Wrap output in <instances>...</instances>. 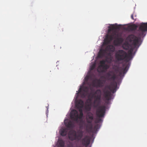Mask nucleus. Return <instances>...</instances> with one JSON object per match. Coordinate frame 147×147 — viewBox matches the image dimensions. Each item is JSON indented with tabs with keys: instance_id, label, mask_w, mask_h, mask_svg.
I'll return each mask as SVG.
<instances>
[{
	"instance_id": "obj_1",
	"label": "nucleus",
	"mask_w": 147,
	"mask_h": 147,
	"mask_svg": "<svg viewBox=\"0 0 147 147\" xmlns=\"http://www.w3.org/2000/svg\"><path fill=\"white\" fill-rule=\"evenodd\" d=\"M131 27L133 30H135L137 28H138V37L134 35L130 34L129 35L127 39L134 48H138L140 45L139 44L140 38L144 36V32L147 31V22L141 23L137 25L134 24L131 26Z\"/></svg>"
},
{
	"instance_id": "obj_2",
	"label": "nucleus",
	"mask_w": 147,
	"mask_h": 147,
	"mask_svg": "<svg viewBox=\"0 0 147 147\" xmlns=\"http://www.w3.org/2000/svg\"><path fill=\"white\" fill-rule=\"evenodd\" d=\"M115 49V47L113 45H109L105 49H101L98 53V56L99 58L105 57V60H102L100 61V65L98 67V71L99 72H105L109 68L108 65L105 64L108 62V57L111 56V53L113 52Z\"/></svg>"
},
{
	"instance_id": "obj_3",
	"label": "nucleus",
	"mask_w": 147,
	"mask_h": 147,
	"mask_svg": "<svg viewBox=\"0 0 147 147\" xmlns=\"http://www.w3.org/2000/svg\"><path fill=\"white\" fill-rule=\"evenodd\" d=\"M83 135V132L82 130H79L76 131L75 130L70 131L68 134L69 138L71 141L75 140H81L82 143L84 146H88L90 144L91 139L88 136H85L82 139Z\"/></svg>"
},
{
	"instance_id": "obj_4",
	"label": "nucleus",
	"mask_w": 147,
	"mask_h": 147,
	"mask_svg": "<svg viewBox=\"0 0 147 147\" xmlns=\"http://www.w3.org/2000/svg\"><path fill=\"white\" fill-rule=\"evenodd\" d=\"M115 57L116 60L118 61H121L124 60L126 63L123 66V68L121 70L119 71V69L117 68L116 71L119 72V75H122V73H125L128 70L129 66V63H127L129 61V59L128 56V54L127 53L123 50H119L117 51L115 53Z\"/></svg>"
},
{
	"instance_id": "obj_5",
	"label": "nucleus",
	"mask_w": 147,
	"mask_h": 147,
	"mask_svg": "<svg viewBox=\"0 0 147 147\" xmlns=\"http://www.w3.org/2000/svg\"><path fill=\"white\" fill-rule=\"evenodd\" d=\"M113 39H115L113 41V44L115 46L120 45L123 41V38L121 37V34L113 32L110 34L107 35L104 44L107 45Z\"/></svg>"
},
{
	"instance_id": "obj_6",
	"label": "nucleus",
	"mask_w": 147,
	"mask_h": 147,
	"mask_svg": "<svg viewBox=\"0 0 147 147\" xmlns=\"http://www.w3.org/2000/svg\"><path fill=\"white\" fill-rule=\"evenodd\" d=\"M106 111V107L105 106H99L97 109L96 112V115L98 118L95 121L96 123H99L102 121L101 117L104 116Z\"/></svg>"
},
{
	"instance_id": "obj_7",
	"label": "nucleus",
	"mask_w": 147,
	"mask_h": 147,
	"mask_svg": "<svg viewBox=\"0 0 147 147\" xmlns=\"http://www.w3.org/2000/svg\"><path fill=\"white\" fill-rule=\"evenodd\" d=\"M101 94V91L99 89H98L93 94V96L94 99L93 103L94 107H97L100 104V102Z\"/></svg>"
},
{
	"instance_id": "obj_8",
	"label": "nucleus",
	"mask_w": 147,
	"mask_h": 147,
	"mask_svg": "<svg viewBox=\"0 0 147 147\" xmlns=\"http://www.w3.org/2000/svg\"><path fill=\"white\" fill-rule=\"evenodd\" d=\"M83 116V113H80V115H78V111L75 110L72 111L70 113L71 118L74 121L76 122H78V118L81 119Z\"/></svg>"
},
{
	"instance_id": "obj_9",
	"label": "nucleus",
	"mask_w": 147,
	"mask_h": 147,
	"mask_svg": "<svg viewBox=\"0 0 147 147\" xmlns=\"http://www.w3.org/2000/svg\"><path fill=\"white\" fill-rule=\"evenodd\" d=\"M88 124L86 125L85 122L81 120L80 122V128L83 127L84 125H86L85 129L88 132H92L93 130V125L92 123H88Z\"/></svg>"
},
{
	"instance_id": "obj_10",
	"label": "nucleus",
	"mask_w": 147,
	"mask_h": 147,
	"mask_svg": "<svg viewBox=\"0 0 147 147\" xmlns=\"http://www.w3.org/2000/svg\"><path fill=\"white\" fill-rule=\"evenodd\" d=\"M119 25H117L116 24L115 25H112L108 27V34L107 35L110 34L113 32L115 31V30L119 29Z\"/></svg>"
},
{
	"instance_id": "obj_11",
	"label": "nucleus",
	"mask_w": 147,
	"mask_h": 147,
	"mask_svg": "<svg viewBox=\"0 0 147 147\" xmlns=\"http://www.w3.org/2000/svg\"><path fill=\"white\" fill-rule=\"evenodd\" d=\"M93 119V114L90 112L88 113L86 117V120L87 122L88 123H92Z\"/></svg>"
},
{
	"instance_id": "obj_12",
	"label": "nucleus",
	"mask_w": 147,
	"mask_h": 147,
	"mask_svg": "<svg viewBox=\"0 0 147 147\" xmlns=\"http://www.w3.org/2000/svg\"><path fill=\"white\" fill-rule=\"evenodd\" d=\"M117 83L116 82H113L111 84V86L108 87L109 89L113 93L115 92L117 90Z\"/></svg>"
},
{
	"instance_id": "obj_13",
	"label": "nucleus",
	"mask_w": 147,
	"mask_h": 147,
	"mask_svg": "<svg viewBox=\"0 0 147 147\" xmlns=\"http://www.w3.org/2000/svg\"><path fill=\"white\" fill-rule=\"evenodd\" d=\"M105 98L107 100H109L111 99V94L110 92L107 90H104L103 91Z\"/></svg>"
},
{
	"instance_id": "obj_14",
	"label": "nucleus",
	"mask_w": 147,
	"mask_h": 147,
	"mask_svg": "<svg viewBox=\"0 0 147 147\" xmlns=\"http://www.w3.org/2000/svg\"><path fill=\"white\" fill-rule=\"evenodd\" d=\"M89 88L87 86L83 87L82 88V96L83 97H85L86 96V94L88 92Z\"/></svg>"
},
{
	"instance_id": "obj_15",
	"label": "nucleus",
	"mask_w": 147,
	"mask_h": 147,
	"mask_svg": "<svg viewBox=\"0 0 147 147\" xmlns=\"http://www.w3.org/2000/svg\"><path fill=\"white\" fill-rule=\"evenodd\" d=\"M64 124L66 127L68 128H73L74 127V124L71 121H69L67 122H64Z\"/></svg>"
},
{
	"instance_id": "obj_16",
	"label": "nucleus",
	"mask_w": 147,
	"mask_h": 147,
	"mask_svg": "<svg viewBox=\"0 0 147 147\" xmlns=\"http://www.w3.org/2000/svg\"><path fill=\"white\" fill-rule=\"evenodd\" d=\"M67 129L66 128H62L60 131L61 135L63 136H65L67 133Z\"/></svg>"
},
{
	"instance_id": "obj_17",
	"label": "nucleus",
	"mask_w": 147,
	"mask_h": 147,
	"mask_svg": "<svg viewBox=\"0 0 147 147\" xmlns=\"http://www.w3.org/2000/svg\"><path fill=\"white\" fill-rule=\"evenodd\" d=\"M84 102L82 100H79L77 102L76 106L77 107L83 108L84 106Z\"/></svg>"
},
{
	"instance_id": "obj_18",
	"label": "nucleus",
	"mask_w": 147,
	"mask_h": 147,
	"mask_svg": "<svg viewBox=\"0 0 147 147\" xmlns=\"http://www.w3.org/2000/svg\"><path fill=\"white\" fill-rule=\"evenodd\" d=\"M65 142L62 140H58V147H64Z\"/></svg>"
},
{
	"instance_id": "obj_19",
	"label": "nucleus",
	"mask_w": 147,
	"mask_h": 147,
	"mask_svg": "<svg viewBox=\"0 0 147 147\" xmlns=\"http://www.w3.org/2000/svg\"><path fill=\"white\" fill-rule=\"evenodd\" d=\"M97 86L99 87H102L104 86V83L100 79H97Z\"/></svg>"
},
{
	"instance_id": "obj_20",
	"label": "nucleus",
	"mask_w": 147,
	"mask_h": 147,
	"mask_svg": "<svg viewBox=\"0 0 147 147\" xmlns=\"http://www.w3.org/2000/svg\"><path fill=\"white\" fill-rule=\"evenodd\" d=\"M134 51V49L133 48H131L129 52V55H128V56L129 57V60H130V59L131 57L132 54Z\"/></svg>"
},
{
	"instance_id": "obj_21",
	"label": "nucleus",
	"mask_w": 147,
	"mask_h": 147,
	"mask_svg": "<svg viewBox=\"0 0 147 147\" xmlns=\"http://www.w3.org/2000/svg\"><path fill=\"white\" fill-rule=\"evenodd\" d=\"M108 72L107 74L106 78L108 80H110V77L111 76V75L110 73V72Z\"/></svg>"
},
{
	"instance_id": "obj_22",
	"label": "nucleus",
	"mask_w": 147,
	"mask_h": 147,
	"mask_svg": "<svg viewBox=\"0 0 147 147\" xmlns=\"http://www.w3.org/2000/svg\"><path fill=\"white\" fill-rule=\"evenodd\" d=\"M116 78V76L115 74H113V75L111 76L110 78V80H115Z\"/></svg>"
},
{
	"instance_id": "obj_23",
	"label": "nucleus",
	"mask_w": 147,
	"mask_h": 147,
	"mask_svg": "<svg viewBox=\"0 0 147 147\" xmlns=\"http://www.w3.org/2000/svg\"><path fill=\"white\" fill-rule=\"evenodd\" d=\"M99 128V125L98 124H96L94 127V130H96L97 129Z\"/></svg>"
},
{
	"instance_id": "obj_24",
	"label": "nucleus",
	"mask_w": 147,
	"mask_h": 147,
	"mask_svg": "<svg viewBox=\"0 0 147 147\" xmlns=\"http://www.w3.org/2000/svg\"><path fill=\"white\" fill-rule=\"evenodd\" d=\"M77 108L79 109V111L80 112V113H83V111H82V108H81V107H77Z\"/></svg>"
},
{
	"instance_id": "obj_25",
	"label": "nucleus",
	"mask_w": 147,
	"mask_h": 147,
	"mask_svg": "<svg viewBox=\"0 0 147 147\" xmlns=\"http://www.w3.org/2000/svg\"><path fill=\"white\" fill-rule=\"evenodd\" d=\"M124 45L128 48L129 45L128 43H125L124 44Z\"/></svg>"
},
{
	"instance_id": "obj_26",
	"label": "nucleus",
	"mask_w": 147,
	"mask_h": 147,
	"mask_svg": "<svg viewBox=\"0 0 147 147\" xmlns=\"http://www.w3.org/2000/svg\"><path fill=\"white\" fill-rule=\"evenodd\" d=\"M131 18L132 19L134 20H136V18H134L133 17V14H132L131 16Z\"/></svg>"
},
{
	"instance_id": "obj_27",
	"label": "nucleus",
	"mask_w": 147,
	"mask_h": 147,
	"mask_svg": "<svg viewBox=\"0 0 147 147\" xmlns=\"http://www.w3.org/2000/svg\"><path fill=\"white\" fill-rule=\"evenodd\" d=\"M82 88H80L78 90V92H81V93L82 94Z\"/></svg>"
},
{
	"instance_id": "obj_28",
	"label": "nucleus",
	"mask_w": 147,
	"mask_h": 147,
	"mask_svg": "<svg viewBox=\"0 0 147 147\" xmlns=\"http://www.w3.org/2000/svg\"><path fill=\"white\" fill-rule=\"evenodd\" d=\"M89 77L88 76L86 77L85 78L86 80H88L89 79Z\"/></svg>"
},
{
	"instance_id": "obj_29",
	"label": "nucleus",
	"mask_w": 147,
	"mask_h": 147,
	"mask_svg": "<svg viewBox=\"0 0 147 147\" xmlns=\"http://www.w3.org/2000/svg\"><path fill=\"white\" fill-rule=\"evenodd\" d=\"M88 111H90V109H91V108L90 107H88Z\"/></svg>"
}]
</instances>
